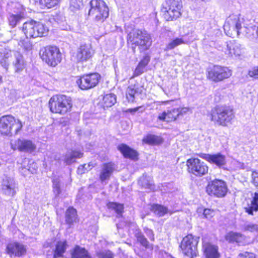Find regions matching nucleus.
Listing matches in <instances>:
<instances>
[{"label": "nucleus", "instance_id": "nucleus-35", "mask_svg": "<svg viewBox=\"0 0 258 258\" xmlns=\"http://www.w3.org/2000/svg\"><path fill=\"white\" fill-rule=\"evenodd\" d=\"M23 18V15L21 14H10L8 17L9 25L12 28L15 27L18 24L20 23Z\"/></svg>", "mask_w": 258, "mask_h": 258}, {"label": "nucleus", "instance_id": "nucleus-1", "mask_svg": "<svg viewBox=\"0 0 258 258\" xmlns=\"http://www.w3.org/2000/svg\"><path fill=\"white\" fill-rule=\"evenodd\" d=\"M127 43L132 45L134 51L136 46H138L140 51H143L149 48L152 41L150 35L146 31L137 29L128 34Z\"/></svg>", "mask_w": 258, "mask_h": 258}, {"label": "nucleus", "instance_id": "nucleus-57", "mask_svg": "<svg viewBox=\"0 0 258 258\" xmlns=\"http://www.w3.org/2000/svg\"><path fill=\"white\" fill-rule=\"evenodd\" d=\"M252 182L258 189V172L253 171L251 174Z\"/></svg>", "mask_w": 258, "mask_h": 258}, {"label": "nucleus", "instance_id": "nucleus-20", "mask_svg": "<svg viewBox=\"0 0 258 258\" xmlns=\"http://www.w3.org/2000/svg\"><path fill=\"white\" fill-rule=\"evenodd\" d=\"M198 156L209 162L216 165L219 167H223L226 163L225 156L221 153H217L213 155L200 153L198 154Z\"/></svg>", "mask_w": 258, "mask_h": 258}, {"label": "nucleus", "instance_id": "nucleus-49", "mask_svg": "<svg viewBox=\"0 0 258 258\" xmlns=\"http://www.w3.org/2000/svg\"><path fill=\"white\" fill-rule=\"evenodd\" d=\"M90 164H84L83 165H80L77 169V172L79 174H82L85 173L86 171H88L89 170L91 169L90 168Z\"/></svg>", "mask_w": 258, "mask_h": 258}, {"label": "nucleus", "instance_id": "nucleus-21", "mask_svg": "<svg viewBox=\"0 0 258 258\" xmlns=\"http://www.w3.org/2000/svg\"><path fill=\"white\" fill-rule=\"evenodd\" d=\"M115 167V164L112 162L104 163L102 165L99 173V179L102 184H106L108 183Z\"/></svg>", "mask_w": 258, "mask_h": 258}, {"label": "nucleus", "instance_id": "nucleus-30", "mask_svg": "<svg viewBox=\"0 0 258 258\" xmlns=\"http://www.w3.org/2000/svg\"><path fill=\"white\" fill-rule=\"evenodd\" d=\"M141 93L140 89L137 85H131L128 87L126 91V97L128 102H133L135 96Z\"/></svg>", "mask_w": 258, "mask_h": 258}, {"label": "nucleus", "instance_id": "nucleus-22", "mask_svg": "<svg viewBox=\"0 0 258 258\" xmlns=\"http://www.w3.org/2000/svg\"><path fill=\"white\" fill-rule=\"evenodd\" d=\"M203 249L206 258H219L220 253L217 246L210 243H204Z\"/></svg>", "mask_w": 258, "mask_h": 258}, {"label": "nucleus", "instance_id": "nucleus-14", "mask_svg": "<svg viewBox=\"0 0 258 258\" xmlns=\"http://www.w3.org/2000/svg\"><path fill=\"white\" fill-rule=\"evenodd\" d=\"M100 75L97 73L80 76L76 82L82 90H88L95 87L100 80Z\"/></svg>", "mask_w": 258, "mask_h": 258}, {"label": "nucleus", "instance_id": "nucleus-15", "mask_svg": "<svg viewBox=\"0 0 258 258\" xmlns=\"http://www.w3.org/2000/svg\"><path fill=\"white\" fill-rule=\"evenodd\" d=\"M27 251V245L19 242L10 243L6 247L7 253L11 258L22 257L26 254Z\"/></svg>", "mask_w": 258, "mask_h": 258}, {"label": "nucleus", "instance_id": "nucleus-27", "mask_svg": "<svg viewBox=\"0 0 258 258\" xmlns=\"http://www.w3.org/2000/svg\"><path fill=\"white\" fill-rule=\"evenodd\" d=\"M72 258H92L88 251L84 247L76 245L71 252Z\"/></svg>", "mask_w": 258, "mask_h": 258}, {"label": "nucleus", "instance_id": "nucleus-11", "mask_svg": "<svg viewBox=\"0 0 258 258\" xmlns=\"http://www.w3.org/2000/svg\"><path fill=\"white\" fill-rule=\"evenodd\" d=\"M232 74V71L227 67L214 66L209 69L207 77L213 82H218L229 78Z\"/></svg>", "mask_w": 258, "mask_h": 258}, {"label": "nucleus", "instance_id": "nucleus-37", "mask_svg": "<svg viewBox=\"0 0 258 258\" xmlns=\"http://www.w3.org/2000/svg\"><path fill=\"white\" fill-rule=\"evenodd\" d=\"M143 142L151 145L159 144L163 142L162 139L158 136L148 135L143 139Z\"/></svg>", "mask_w": 258, "mask_h": 258}, {"label": "nucleus", "instance_id": "nucleus-9", "mask_svg": "<svg viewBox=\"0 0 258 258\" xmlns=\"http://www.w3.org/2000/svg\"><path fill=\"white\" fill-rule=\"evenodd\" d=\"M182 3L181 0H167L162 11L167 21H172L179 18L181 15Z\"/></svg>", "mask_w": 258, "mask_h": 258}, {"label": "nucleus", "instance_id": "nucleus-19", "mask_svg": "<svg viewBox=\"0 0 258 258\" xmlns=\"http://www.w3.org/2000/svg\"><path fill=\"white\" fill-rule=\"evenodd\" d=\"M93 53L90 44H82L78 49L75 57L78 62H84L91 58Z\"/></svg>", "mask_w": 258, "mask_h": 258}, {"label": "nucleus", "instance_id": "nucleus-40", "mask_svg": "<svg viewBox=\"0 0 258 258\" xmlns=\"http://www.w3.org/2000/svg\"><path fill=\"white\" fill-rule=\"evenodd\" d=\"M107 207L109 209L114 210L118 215L121 214L123 210V205L117 203L110 202L108 204Z\"/></svg>", "mask_w": 258, "mask_h": 258}, {"label": "nucleus", "instance_id": "nucleus-53", "mask_svg": "<svg viewBox=\"0 0 258 258\" xmlns=\"http://www.w3.org/2000/svg\"><path fill=\"white\" fill-rule=\"evenodd\" d=\"M144 69L145 68L141 67L139 64H138L137 67L135 69V70L134 71L133 78L141 75L144 73Z\"/></svg>", "mask_w": 258, "mask_h": 258}, {"label": "nucleus", "instance_id": "nucleus-33", "mask_svg": "<svg viewBox=\"0 0 258 258\" xmlns=\"http://www.w3.org/2000/svg\"><path fill=\"white\" fill-rule=\"evenodd\" d=\"M33 20L26 22L23 24L22 30L27 39L33 38Z\"/></svg>", "mask_w": 258, "mask_h": 258}, {"label": "nucleus", "instance_id": "nucleus-31", "mask_svg": "<svg viewBox=\"0 0 258 258\" xmlns=\"http://www.w3.org/2000/svg\"><path fill=\"white\" fill-rule=\"evenodd\" d=\"M151 211L159 217H162L166 214H171L170 210L166 206L159 204H154L151 206Z\"/></svg>", "mask_w": 258, "mask_h": 258}, {"label": "nucleus", "instance_id": "nucleus-43", "mask_svg": "<svg viewBox=\"0 0 258 258\" xmlns=\"http://www.w3.org/2000/svg\"><path fill=\"white\" fill-rule=\"evenodd\" d=\"M83 0H71L70 9L72 11H75L79 10L83 5Z\"/></svg>", "mask_w": 258, "mask_h": 258}, {"label": "nucleus", "instance_id": "nucleus-60", "mask_svg": "<svg viewBox=\"0 0 258 258\" xmlns=\"http://www.w3.org/2000/svg\"><path fill=\"white\" fill-rule=\"evenodd\" d=\"M142 107H137L134 108H130L127 110V112H130L131 113H134L135 112L139 111L140 109H141Z\"/></svg>", "mask_w": 258, "mask_h": 258}, {"label": "nucleus", "instance_id": "nucleus-52", "mask_svg": "<svg viewBox=\"0 0 258 258\" xmlns=\"http://www.w3.org/2000/svg\"><path fill=\"white\" fill-rule=\"evenodd\" d=\"M150 60V57L149 55H145L143 59L139 62V64L141 67L145 68Z\"/></svg>", "mask_w": 258, "mask_h": 258}, {"label": "nucleus", "instance_id": "nucleus-48", "mask_svg": "<svg viewBox=\"0 0 258 258\" xmlns=\"http://www.w3.org/2000/svg\"><path fill=\"white\" fill-rule=\"evenodd\" d=\"M99 258H113V254L110 250H105L98 254Z\"/></svg>", "mask_w": 258, "mask_h": 258}, {"label": "nucleus", "instance_id": "nucleus-39", "mask_svg": "<svg viewBox=\"0 0 258 258\" xmlns=\"http://www.w3.org/2000/svg\"><path fill=\"white\" fill-rule=\"evenodd\" d=\"M8 9L14 12L16 14L23 15L24 9L23 6L17 2H11L8 4Z\"/></svg>", "mask_w": 258, "mask_h": 258}, {"label": "nucleus", "instance_id": "nucleus-38", "mask_svg": "<svg viewBox=\"0 0 258 258\" xmlns=\"http://www.w3.org/2000/svg\"><path fill=\"white\" fill-rule=\"evenodd\" d=\"M116 102V96L113 94H106L103 98L104 107H109L113 105Z\"/></svg>", "mask_w": 258, "mask_h": 258}, {"label": "nucleus", "instance_id": "nucleus-3", "mask_svg": "<svg viewBox=\"0 0 258 258\" xmlns=\"http://www.w3.org/2000/svg\"><path fill=\"white\" fill-rule=\"evenodd\" d=\"M243 22V19L240 17V15L232 14L226 19L223 26L224 30L227 35L229 36L232 34L230 31L235 32L237 36H239L240 34L245 35L247 33V29L245 27H242Z\"/></svg>", "mask_w": 258, "mask_h": 258}, {"label": "nucleus", "instance_id": "nucleus-5", "mask_svg": "<svg viewBox=\"0 0 258 258\" xmlns=\"http://www.w3.org/2000/svg\"><path fill=\"white\" fill-rule=\"evenodd\" d=\"M49 105L52 112L62 114L72 107L70 98L64 95L53 96L49 100Z\"/></svg>", "mask_w": 258, "mask_h": 258}, {"label": "nucleus", "instance_id": "nucleus-13", "mask_svg": "<svg viewBox=\"0 0 258 258\" xmlns=\"http://www.w3.org/2000/svg\"><path fill=\"white\" fill-rule=\"evenodd\" d=\"M227 190L226 182L219 179H215L211 181L207 187L208 194L217 198L225 197L227 192Z\"/></svg>", "mask_w": 258, "mask_h": 258}, {"label": "nucleus", "instance_id": "nucleus-17", "mask_svg": "<svg viewBox=\"0 0 258 258\" xmlns=\"http://www.w3.org/2000/svg\"><path fill=\"white\" fill-rule=\"evenodd\" d=\"M225 53L230 56L242 59L245 53V48L240 44L235 41L226 42V47L224 50Z\"/></svg>", "mask_w": 258, "mask_h": 258}, {"label": "nucleus", "instance_id": "nucleus-28", "mask_svg": "<svg viewBox=\"0 0 258 258\" xmlns=\"http://www.w3.org/2000/svg\"><path fill=\"white\" fill-rule=\"evenodd\" d=\"M139 184L148 191H154L155 186L153 184L151 178L147 175H143L138 181Z\"/></svg>", "mask_w": 258, "mask_h": 258}, {"label": "nucleus", "instance_id": "nucleus-7", "mask_svg": "<svg viewBox=\"0 0 258 258\" xmlns=\"http://www.w3.org/2000/svg\"><path fill=\"white\" fill-rule=\"evenodd\" d=\"M233 110L228 107H218L212 111L211 119L215 123L222 126H227L231 123L234 118Z\"/></svg>", "mask_w": 258, "mask_h": 258}, {"label": "nucleus", "instance_id": "nucleus-26", "mask_svg": "<svg viewBox=\"0 0 258 258\" xmlns=\"http://www.w3.org/2000/svg\"><path fill=\"white\" fill-rule=\"evenodd\" d=\"M226 239L230 242H236L239 244H243L245 236L240 233L229 232L226 235Z\"/></svg>", "mask_w": 258, "mask_h": 258}, {"label": "nucleus", "instance_id": "nucleus-25", "mask_svg": "<svg viewBox=\"0 0 258 258\" xmlns=\"http://www.w3.org/2000/svg\"><path fill=\"white\" fill-rule=\"evenodd\" d=\"M117 149L125 158L135 159L138 156L136 151L131 149L125 144H122L118 145Z\"/></svg>", "mask_w": 258, "mask_h": 258}, {"label": "nucleus", "instance_id": "nucleus-41", "mask_svg": "<svg viewBox=\"0 0 258 258\" xmlns=\"http://www.w3.org/2000/svg\"><path fill=\"white\" fill-rule=\"evenodd\" d=\"M167 115V121L169 122L175 120L179 115V111L176 108H174L171 110L166 111Z\"/></svg>", "mask_w": 258, "mask_h": 258}, {"label": "nucleus", "instance_id": "nucleus-2", "mask_svg": "<svg viewBox=\"0 0 258 258\" xmlns=\"http://www.w3.org/2000/svg\"><path fill=\"white\" fill-rule=\"evenodd\" d=\"M12 53H14L15 61L13 62L16 72H19L24 69V61L22 55L18 52L12 51L8 48L0 49V64L7 70L10 62L12 59Z\"/></svg>", "mask_w": 258, "mask_h": 258}, {"label": "nucleus", "instance_id": "nucleus-4", "mask_svg": "<svg viewBox=\"0 0 258 258\" xmlns=\"http://www.w3.org/2000/svg\"><path fill=\"white\" fill-rule=\"evenodd\" d=\"M21 122L12 115H5L0 118V132L4 135H16L21 130Z\"/></svg>", "mask_w": 258, "mask_h": 258}, {"label": "nucleus", "instance_id": "nucleus-18", "mask_svg": "<svg viewBox=\"0 0 258 258\" xmlns=\"http://www.w3.org/2000/svg\"><path fill=\"white\" fill-rule=\"evenodd\" d=\"M18 189V184L14 178L5 176L2 183V191L6 196L14 197Z\"/></svg>", "mask_w": 258, "mask_h": 258}, {"label": "nucleus", "instance_id": "nucleus-32", "mask_svg": "<svg viewBox=\"0 0 258 258\" xmlns=\"http://www.w3.org/2000/svg\"><path fill=\"white\" fill-rule=\"evenodd\" d=\"M246 213L249 215H253L254 212L258 211V193L255 192L250 204H248L247 206L245 208Z\"/></svg>", "mask_w": 258, "mask_h": 258}, {"label": "nucleus", "instance_id": "nucleus-24", "mask_svg": "<svg viewBox=\"0 0 258 258\" xmlns=\"http://www.w3.org/2000/svg\"><path fill=\"white\" fill-rule=\"evenodd\" d=\"M83 154L79 151H69L62 157L61 160L67 165H70L75 162L77 159L82 157Z\"/></svg>", "mask_w": 258, "mask_h": 258}, {"label": "nucleus", "instance_id": "nucleus-46", "mask_svg": "<svg viewBox=\"0 0 258 258\" xmlns=\"http://www.w3.org/2000/svg\"><path fill=\"white\" fill-rule=\"evenodd\" d=\"M248 76L254 79H258V66L251 68L248 73Z\"/></svg>", "mask_w": 258, "mask_h": 258}, {"label": "nucleus", "instance_id": "nucleus-50", "mask_svg": "<svg viewBox=\"0 0 258 258\" xmlns=\"http://www.w3.org/2000/svg\"><path fill=\"white\" fill-rule=\"evenodd\" d=\"M19 44L25 50H31L32 47L31 43L28 40L21 41Z\"/></svg>", "mask_w": 258, "mask_h": 258}, {"label": "nucleus", "instance_id": "nucleus-34", "mask_svg": "<svg viewBox=\"0 0 258 258\" xmlns=\"http://www.w3.org/2000/svg\"><path fill=\"white\" fill-rule=\"evenodd\" d=\"M77 221V211L73 207L69 208L66 212V222L71 225Z\"/></svg>", "mask_w": 258, "mask_h": 258}, {"label": "nucleus", "instance_id": "nucleus-29", "mask_svg": "<svg viewBox=\"0 0 258 258\" xmlns=\"http://www.w3.org/2000/svg\"><path fill=\"white\" fill-rule=\"evenodd\" d=\"M67 247L66 241H59L57 242L54 250L53 258H59L63 256Z\"/></svg>", "mask_w": 258, "mask_h": 258}, {"label": "nucleus", "instance_id": "nucleus-45", "mask_svg": "<svg viewBox=\"0 0 258 258\" xmlns=\"http://www.w3.org/2000/svg\"><path fill=\"white\" fill-rule=\"evenodd\" d=\"M53 191L56 196L60 193L59 180L58 178H54L52 180Z\"/></svg>", "mask_w": 258, "mask_h": 258}, {"label": "nucleus", "instance_id": "nucleus-16", "mask_svg": "<svg viewBox=\"0 0 258 258\" xmlns=\"http://www.w3.org/2000/svg\"><path fill=\"white\" fill-rule=\"evenodd\" d=\"M11 146L14 150H18L20 152L32 153L36 149V145L31 141L19 139L12 141Z\"/></svg>", "mask_w": 258, "mask_h": 258}, {"label": "nucleus", "instance_id": "nucleus-51", "mask_svg": "<svg viewBox=\"0 0 258 258\" xmlns=\"http://www.w3.org/2000/svg\"><path fill=\"white\" fill-rule=\"evenodd\" d=\"M237 258H256V256L254 253L246 251L239 253Z\"/></svg>", "mask_w": 258, "mask_h": 258}, {"label": "nucleus", "instance_id": "nucleus-10", "mask_svg": "<svg viewBox=\"0 0 258 258\" xmlns=\"http://www.w3.org/2000/svg\"><path fill=\"white\" fill-rule=\"evenodd\" d=\"M199 240V237L194 236L192 234L185 236L180 245L183 253L190 258L197 256Z\"/></svg>", "mask_w": 258, "mask_h": 258}, {"label": "nucleus", "instance_id": "nucleus-12", "mask_svg": "<svg viewBox=\"0 0 258 258\" xmlns=\"http://www.w3.org/2000/svg\"><path fill=\"white\" fill-rule=\"evenodd\" d=\"M186 165L188 172L196 176L201 177L208 173V166L198 158H191L188 159Z\"/></svg>", "mask_w": 258, "mask_h": 258}, {"label": "nucleus", "instance_id": "nucleus-61", "mask_svg": "<svg viewBox=\"0 0 258 258\" xmlns=\"http://www.w3.org/2000/svg\"><path fill=\"white\" fill-rule=\"evenodd\" d=\"M60 28L62 30H70L71 29V27L68 25H64V24H63L61 26Z\"/></svg>", "mask_w": 258, "mask_h": 258}, {"label": "nucleus", "instance_id": "nucleus-62", "mask_svg": "<svg viewBox=\"0 0 258 258\" xmlns=\"http://www.w3.org/2000/svg\"><path fill=\"white\" fill-rule=\"evenodd\" d=\"M2 76L0 75V84L2 83Z\"/></svg>", "mask_w": 258, "mask_h": 258}, {"label": "nucleus", "instance_id": "nucleus-54", "mask_svg": "<svg viewBox=\"0 0 258 258\" xmlns=\"http://www.w3.org/2000/svg\"><path fill=\"white\" fill-rule=\"evenodd\" d=\"M203 215L206 218L210 219L214 216V212L210 209H206L204 210Z\"/></svg>", "mask_w": 258, "mask_h": 258}, {"label": "nucleus", "instance_id": "nucleus-44", "mask_svg": "<svg viewBox=\"0 0 258 258\" xmlns=\"http://www.w3.org/2000/svg\"><path fill=\"white\" fill-rule=\"evenodd\" d=\"M137 240L143 246L147 248L148 247L149 242L147 239L141 233H137L136 234Z\"/></svg>", "mask_w": 258, "mask_h": 258}, {"label": "nucleus", "instance_id": "nucleus-56", "mask_svg": "<svg viewBox=\"0 0 258 258\" xmlns=\"http://www.w3.org/2000/svg\"><path fill=\"white\" fill-rule=\"evenodd\" d=\"M37 168L38 166L37 164L33 161L32 163H29L28 170L30 171L31 173L33 174L36 172Z\"/></svg>", "mask_w": 258, "mask_h": 258}, {"label": "nucleus", "instance_id": "nucleus-55", "mask_svg": "<svg viewBox=\"0 0 258 258\" xmlns=\"http://www.w3.org/2000/svg\"><path fill=\"white\" fill-rule=\"evenodd\" d=\"M144 230L145 233L147 235V236H148L149 238L151 240L154 241V234L153 233V231H152V230L146 227L144 228Z\"/></svg>", "mask_w": 258, "mask_h": 258}, {"label": "nucleus", "instance_id": "nucleus-23", "mask_svg": "<svg viewBox=\"0 0 258 258\" xmlns=\"http://www.w3.org/2000/svg\"><path fill=\"white\" fill-rule=\"evenodd\" d=\"M34 31L33 38L38 37H43L47 35L48 32V28L42 23L33 21Z\"/></svg>", "mask_w": 258, "mask_h": 258}, {"label": "nucleus", "instance_id": "nucleus-59", "mask_svg": "<svg viewBox=\"0 0 258 258\" xmlns=\"http://www.w3.org/2000/svg\"><path fill=\"white\" fill-rule=\"evenodd\" d=\"M179 112V115L180 114H183L186 113L187 112L189 111V108L187 107H183L181 108H176Z\"/></svg>", "mask_w": 258, "mask_h": 258}, {"label": "nucleus", "instance_id": "nucleus-36", "mask_svg": "<svg viewBox=\"0 0 258 258\" xmlns=\"http://www.w3.org/2000/svg\"><path fill=\"white\" fill-rule=\"evenodd\" d=\"M184 43H185V41L183 38H176L172 40L166 45L164 50L165 51H168L169 50L173 49L181 44Z\"/></svg>", "mask_w": 258, "mask_h": 258}, {"label": "nucleus", "instance_id": "nucleus-58", "mask_svg": "<svg viewBox=\"0 0 258 258\" xmlns=\"http://www.w3.org/2000/svg\"><path fill=\"white\" fill-rule=\"evenodd\" d=\"M158 118L160 120L167 121V115L166 111H164L161 114H159Z\"/></svg>", "mask_w": 258, "mask_h": 258}, {"label": "nucleus", "instance_id": "nucleus-47", "mask_svg": "<svg viewBox=\"0 0 258 258\" xmlns=\"http://www.w3.org/2000/svg\"><path fill=\"white\" fill-rule=\"evenodd\" d=\"M60 0H43V3L47 8H51L58 4Z\"/></svg>", "mask_w": 258, "mask_h": 258}, {"label": "nucleus", "instance_id": "nucleus-8", "mask_svg": "<svg viewBox=\"0 0 258 258\" xmlns=\"http://www.w3.org/2000/svg\"><path fill=\"white\" fill-rule=\"evenodd\" d=\"M40 56L43 61L51 67H55L61 60V54L56 46H48L42 48Z\"/></svg>", "mask_w": 258, "mask_h": 258}, {"label": "nucleus", "instance_id": "nucleus-42", "mask_svg": "<svg viewBox=\"0 0 258 258\" xmlns=\"http://www.w3.org/2000/svg\"><path fill=\"white\" fill-rule=\"evenodd\" d=\"M243 229L245 231L258 233V224L253 223H246L243 225Z\"/></svg>", "mask_w": 258, "mask_h": 258}, {"label": "nucleus", "instance_id": "nucleus-6", "mask_svg": "<svg viewBox=\"0 0 258 258\" xmlns=\"http://www.w3.org/2000/svg\"><path fill=\"white\" fill-rule=\"evenodd\" d=\"M89 15L93 17L97 22H103L109 15V9L106 3L102 0H92Z\"/></svg>", "mask_w": 258, "mask_h": 258}]
</instances>
